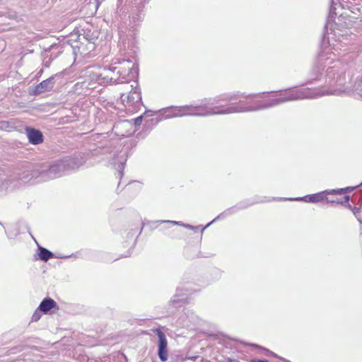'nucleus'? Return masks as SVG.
<instances>
[{
  "label": "nucleus",
  "mask_w": 362,
  "mask_h": 362,
  "mask_svg": "<svg viewBox=\"0 0 362 362\" xmlns=\"http://www.w3.org/2000/svg\"><path fill=\"white\" fill-rule=\"evenodd\" d=\"M354 62L333 61L320 54L303 85L323 88L322 95H348L362 98V70Z\"/></svg>",
  "instance_id": "1"
},
{
  "label": "nucleus",
  "mask_w": 362,
  "mask_h": 362,
  "mask_svg": "<svg viewBox=\"0 0 362 362\" xmlns=\"http://www.w3.org/2000/svg\"><path fill=\"white\" fill-rule=\"evenodd\" d=\"M86 162V158L81 153L73 156H66L61 160L43 163L37 166L31 172L25 170L22 173H13L16 175L12 184L18 187L21 183H26L32 178L40 179V181H48L63 176L66 172L76 169Z\"/></svg>",
  "instance_id": "2"
},
{
  "label": "nucleus",
  "mask_w": 362,
  "mask_h": 362,
  "mask_svg": "<svg viewBox=\"0 0 362 362\" xmlns=\"http://www.w3.org/2000/svg\"><path fill=\"white\" fill-rule=\"evenodd\" d=\"M245 93L240 92L226 93L213 98H205L193 107L195 117H209L212 115H230L252 112V106H243L240 103Z\"/></svg>",
  "instance_id": "3"
},
{
  "label": "nucleus",
  "mask_w": 362,
  "mask_h": 362,
  "mask_svg": "<svg viewBox=\"0 0 362 362\" xmlns=\"http://www.w3.org/2000/svg\"><path fill=\"white\" fill-rule=\"evenodd\" d=\"M137 74L136 64L132 59L115 58L111 64L90 74L91 79L101 85L128 83Z\"/></svg>",
  "instance_id": "4"
},
{
  "label": "nucleus",
  "mask_w": 362,
  "mask_h": 362,
  "mask_svg": "<svg viewBox=\"0 0 362 362\" xmlns=\"http://www.w3.org/2000/svg\"><path fill=\"white\" fill-rule=\"evenodd\" d=\"M322 95V90H311L309 88L300 89L289 88L279 91V98L267 100L252 106V112L271 108L290 101L313 99Z\"/></svg>",
  "instance_id": "5"
},
{
  "label": "nucleus",
  "mask_w": 362,
  "mask_h": 362,
  "mask_svg": "<svg viewBox=\"0 0 362 362\" xmlns=\"http://www.w3.org/2000/svg\"><path fill=\"white\" fill-rule=\"evenodd\" d=\"M264 200H258V199H245L240 202H238L237 204L226 209L222 213H221L218 216H217L216 218H214L211 222L207 223L204 227H203L201 230L202 234L203 233L204 230L208 228L211 224L217 221L219 219H223L228 216H232L238 211L241 210H244L247 208H248L250 206H252L257 203H262L264 202Z\"/></svg>",
  "instance_id": "6"
},
{
  "label": "nucleus",
  "mask_w": 362,
  "mask_h": 362,
  "mask_svg": "<svg viewBox=\"0 0 362 362\" xmlns=\"http://www.w3.org/2000/svg\"><path fill=\"white\" fill-rule=\"evenodd\" d=\"M159 112L164 115L163 119H165L185 116L195 117L192 104L182 106L167 107L161 109ZM160 119H163V118H160Z\"/></svg>",
  "instance_id": "7"
},
{
  "label": "nucleus",
  "mask_w": 362,
  "mask_h": 362,
  "mask_svg": "<svg viewBox=\"0 0 362 362\" xmlns=\"http://www.w3.org/2000/svg\"><path fill=\"white\" fill-rule=\"evenodd\" d=\"M332 195L330 192V189H326L315 194H308L301 197H295V198H272V201H281V200H288V201H297V202H310V203H318L322 202L327 198V196Z\"/></svg>",
  "instance_id": "8"
},
{
  "label": "nucleus",
  "mask_w": 362,
  "mask_h": 362,
  "mask_svg": "<svg viewBox=\"0 0 362 362\" xmlns=\"http://www.w3.org/2000/svg\"><path fill=\"white\" fill-rule=\"evenodd\" d=\"M131 91L128 95L122 93L120 98L125 106H136L141 103V95L137 86L131 85Z\"/></svg>",
  "instance_id": "9"
},
{
  "label": "nucleus",
  "mask_w": 362,
  "mask_h": 362,
  "mask_svg": "<svg viewBox=\"0 0 362 362\" xmlns=\"http://www.w3.org/2000/svg\"><path fill=\"white\" fill-rule=\"evenodd\" d=\"M96 39L86 37V35L78 36V45H76L81 54L91 55V52L95 49Z\"/></svg>",
  "instance_id": "10"
},
{
  "label": "nucleus",
  "mask_w": 362,
  "mask_h": 362,
  "mask_svg": "<svg viewBox=\"0 0 362 362\" xmlns=\"http://www.w3.org/2000/svg\"><path fill=\"white\" fill-rule=\"evenodd\" d=\"M157 336L158 338V355L160 360L163 362L168 360V341L165 334L158 329Z\"/></svg>",
  "instance_id": "11"
},
{
  "label": "nucleus",
  "mask_w": 362,
  "mask_h": 362,
  "mask_svg": "<svg viewBox=\"0 0 362 362\" xmlns=\"http://www.w3.org/2000/svg\"><path fill=\"white\" fill-rule=\"evenodd\" d=\"M127 160V150H122L120 151H115L112 157L110 160V163L115 166L119 171V174L122 175V170L124 168V164Z\"/></svg>",
  "instance_id": "12"
},
{
  "label": "nucleus",
  "mask_w": 362,
  "mask_h": 362,
  "mask_svg": "<svg viewBox=\"0 0 362 362\" xmlns=\"http://www.w3.org/2000/svg\"><path fill=\"white\" fill-rule=\"evenodd\" d=\"M55 76H52L46 80L42 81L41 83L35 86L33 93L35 95H40L42 93L49 91L52 89L55 83Z\"/></svg>",
  "instance_id": "13"
},
{
  "label": "nucleus",
  "mask_w": 362,
  "mask_h": 362,
  "mask_svg": "<svg viewBox=\"0 0 362 362\" xmlns=\"http://www.w3.org/2000/svg\"><path fill=\"white\" fill-rule=\"evenodd\" d=\"M25 132L28 141L31 144L38 145L43 142L44 136L39 129L27 127Z\"/></svg>",
  "instance_id": "14"
},
{
  "label": "nucleus",
  "mask_w": 362,
  "mask_h": 362,
  "mask_svg": "<svg viewBox=\"0 0 362 362\" xmlns=\"http://www.w3.org/2000/svg\"><path fill=\"white\" fill-rule=\"evenodd\" d=\"M350 200L351 201V197L349 195H345L344 200L340 201V204L351 210L360 224L362 225V213L360 211V208H358L357 206H353L350 204Z\"/></svg>",
  "instance_id": "15"
},
{
  "label": "nucleus",
  "mask_w": 362,
  "mask_h": 362,
  "mask_svg": "<svg viewBox=\"0 0 362 362\" xmlns=\"http://www.w3.org/2000/svg\"><path fill=\"white\" fill-rule=\"evenodd\" d=\"M332 52L329 53V52H322L321 54H325L328 57H330L331 59L335 61L334 59L331 57L333 56H339L341 54H344L347 51L346 45L344 43H342L341 41L336 42V43H333L332 45Z\"/></svg>",
  "instance_id": "16"
},
{
  "label": "nucleus",
  "mask_w": 362,
  "mask_h": 362,
  "mask_svg": "<svg viewBox=\"0 0 362 362\" xmlns=\"http://www.w3.org/2000/svg\"><path fill=\"white\" fill-rule=\"evenodd\" d=\"M182 288L177 287L176 289L175 294L171 298L169 301V305H173L175 307H180L185 303L187 299V293H182Z\"/></svg>",
  "instance_id": "17"
},
{
  "label": "nucleus",
  "mask_w": 362,
  "mask_h": 362,
  "mask_svg": "<svg viewBox=\"0 0 362 362\" xmlns=\"http://www.w3.org/2000/svg\"><path fill=\"white\" fill-rule=\"evenodd\" d=\"M16 177V175L0 174V191L16 187L17 185H13L11 182V180H13Z\"/></svg>",
  "instance_id": "18"
},
{
  "label": "nucleus",
  "mask_w": 362,
  "mask_h": 362,
  "mask_svg": "<svg viewBox=\"0 0 362 362\" xmlns=\"http://www.w3.org/2000/svg\"><path fill=\"white\" fill-rule=\"evenodd\" d=\"M54 255L53 252L49 251V250L43 247L42 246L38 245L37 247V257H35V259H40L43 262H47L49 259L54 257Z\"/></svg>",
  "instance_id": "19"
},
{
  "label": "nucleus",
  "mask_w": 362,
  "mask_h": 362,
  "mask_svg": "<svg viewBox=\"0 0 362 362\" xmlns=\"http://www.w3.org/2000/svg\"><path fill=\"white\" fill-rule=\"evenodd\" d=\"M55 307H57V303L53 299L45 298L40 303L38 310L46 314Z\"/></svg>",
  "instance_id": "20"
},
{
  "label": "nucleus",
  "mask_w": 362,
  "mask_h": 362,
  "mask_svg": "<svg viewBox=\"0 0 362 362\" xmlns=\"http://www.w3.org/2000/svg\"><path fill=\"white\" fill-rule=\"evenodd\" d=\"M167 221H163V220H159V221L144 220V221L142 223V228L144 226H146L149 227L151 230H153L156 229L161 224H163V223L169 224Z\"/></svg>",
  "instance_id": "21"
},
{
  "label": "nucleus",
  "mask_w": 362,
  "mask_h": 362,
  "mask_svg": "<svg viewBox=\"0 0 362 362\" xmlns=\"http://www.w3.org/2000/svg\"><path fill=\"white\" fill-rule=\"evenodd\" d=\"M356 187H346L344 188H339V189H330V192L332 195H337V194H343L346 192H352Z\"/></svg>",
  "instance_id": "22"
},
{
  "label": "nucleus",
  "mask_w": 362,
  "mask_h": 362,
  "mask_svg": "<svg viewBox=\"0 0 362 362\" xmlns=\"http://www.w3.org/2000/svg\"><path fill=\"white\" fill-rule=\"evenodd\" d=\"M168 223L170 224H172V225H174V226H182V227H184L187 229H189V230H192L193 228V226L192 225H189V224H187V223H184L181 221H167Z\"/></svg>",
  "instance_id": "23"
},
{
  "label": "nucleus",
  "mask_w": 362,
  "mask_h": 362,
  "mask_svg": "<svg viewBox=\"0 0 362 362\" xmlns=\"http://www.w3.org/2000/svg\"><path fill=\"white\" fill-rule=\"evenodd\" d=\"M130 125V122L128 120H123V121H121V122H119L118 123L115 124L113 127V129L117 132V131L122 128V127H125L127 126H129Z\"/></svg>",
  "instance_id": "24"
},
{
  "label": "nucleus",
  "mask_w": 362,
  "mask_h": 362,
  "mask_svg": "<svg viewBox=\"0 0 362 362\" xmlns=\"http://www.w3.org/2000/svg\"><path fill=\"white\" fill-rule=\"evenodd\" d=\"M351 11L356 15L358 14L361 16L362 15V6L358 5H353L351 6Z\"/></svg>",
  "instance_id": "25"
},
{
  "label": "nucleus",
  "mask_w": 362,
  "mask_h": 362,
  "mask_svg": "<svg viewBox=\"0 0 362 362\" xmlns=\"http://www.w3.org/2000/svg\"><path fill=\"white\" fill-rule=\"evenodd\" d=\"M41 311H40L38 309L33 313L32 316V321L33 322H37L38 321L41 317Z\"/></svg>",
  "instance_id": "26"
},
{
  "label": "nucleus",
  "mask_w": 362,
  "mask_h": 362,
  "mask_svg": "<svg viewBox=\"0 0 362 362\" xmlns=\"http://www.w3.org/2000/svg\"><path fill=\"white\" fill-rule=\"evenodd\" d=\"M143 117H144L143 115H141L134 119L135 126H139L141 124Z\"/></svg>",
  "instance_id": "27"
},
{
  "label": "nucleus",
  "mask_w": 362,
  "mask_h": 362,
  "mask_svg": "<svg viewBox=\"0 0 362 362\" xmlns=\"http://www.w3.org/2000/svg\"><path fill=\"white\" fill-rule=\"evenodd\" d=\"M325 200H326L329 203H332V204L336 203V204H340V200H339L338 199H330L327 196V198H325Z\"/></svg>",
  "instance_id": "28"
},
{
  "label": "nucleus",
  "mask_w": 362,
  "mask_h": 362,
  "mask_svg": "<svg viewBox=\"0 0 362 362\" xmlns=\"http://www.w3.org/2000/svg\"><path fill=\"white\" fill-rule=\"evenodd\" d=\"M168 228H169L168 227L163 226V227H162V228L160 229V231H162L163 233H164L165 234H167V235H170V231L168 230Z\"/></svg>",
  "instance_id": "29"
},
{
  "label": "nucleus",
  "mask_w": 362,
  "mask_h": 362,
  "mask_svg": "<svg viewBox=\"0 0 362 362\" xmlns=\"http://www.w3.org/2000/svg\"><path fill=\"white\" fill-rule=\"evenodd\" d=\"M250 362H269L267 359H252Z\"/></svg>",
  "instance_id": "30"
},
{
  "label": "nucleus",
  "mask_w": 362,
  "mask_h": 362,
  "mask_svg": "<svg viewBox=\"0 0 362 362\" xmlns=\"http://www.w3.org/2000/svg\"><path fill=\"white\" fill-rule=\"evenodd\" d=\"M199 227H200V226H193V228L192 230H194V232H197V230L199 228Z\"/></svg>",
  "instance_id": "31"
},
{
  "label": "nucleus",
  "mask_w": 362,
  "mask_h": 362,
  "mask_svg": "<svg viewBox=\"0 0 362 362\" xmlns=\"http://www.w3.org/2000/svg\"><path fill=\"white\" fill-rule=\"evenodd\" d=\"M227 362H238V361L236 360L231 359V358H228Z\"/></svg>",
  "instance_id": "32"
},
{
  "label": "nucleus",
  "mask_w": 362,
  "mask_h": 362,
  "mask_svg": "<svg viewBox=\"0 0 362 362\" xmlns=\"http://www.w3.org/2000/svg\"><path fill=\"white\" fill-rule=\"evenodd\" d=\"M123 1H124V0H117V4H118V5L122 4L123 3Z\"/></svg>",
  "instance_id": "33"
},
{
  "label": "nucleus",
  "mask_w": 362,
  "mask_h": 362,
  "mask_svg": "<svg viewBox=\"0 0 362 362\" xmlns=\"http://www.w3.org/2000/svg\"><path fill=\"white\" fill-rule=\"evenodd\" d=\"M255 94H251V95H248L247 96H245L246 98H252L253 96H255Z\"/></svg>",
  "instance_id": "34"
},
{
  "label": "nucleus",
  "mask_w": 362,
  "mask_h": 362,
  "mask_svg": "<svg viewBox=\"0 0 362 362\" xmlns=\"http://www.w3.org/2000/svg\"><path fill=\"white\" fill-rule=\"evenodd\" d=\"M70 256H64V257H57L58 258H68Z\"/></svg>",
  "instance_id": "35"
},
{
  "label": "nucleus",
  "mask_w": 362,
  "mask_h": 362,
  "mask_svg": "<svg viewBox=\"0 0 362 362\" xmlns=\"http://www.w3.org/2000/svg\"><path fill=\"white\" fill-rule=\"evenodd\" d=\"M332 3H334V0H332Z\"/></svg>",
  "instance_id": "36"
},
{
  "label": "nucleus",
  "mask_w": 362,
  "mask_h": 362,
  "mask_svg": "<svg viewBox=\"0 0 362 362\" xmlns=\"http://www.w3.org/2000/svg\"><path fill=\"white\" fill-rule=\"evenodd\" d=\"M361 185H362V183Z\"/></svg>",
  "instance_id": "37"
}]
</instances>
